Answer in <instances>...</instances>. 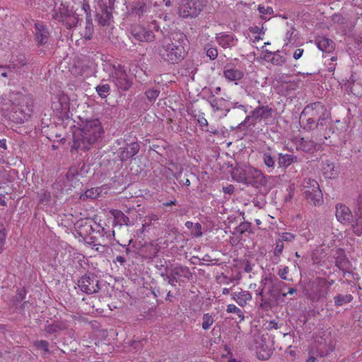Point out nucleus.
<instances>
[{"instance_id": "obj_33", "label": "nucleus", "mask_w": 362, "mask_h": 362, "mask_svg": "<svg viewBox=\"0 0 362 362\" xmlns=\"http://www.w3.org/2000/svg\"><path fill=\"white\" fill-rule=\"evenodd\" d=\"M353 232L360 236L362 235V217H359L356 221L351 223Z\"/></svg>"}, {"instance_id": "obj_40", "label": "nucleus", "mask_w": 362, "mask_h": 362, "mask_svg": "<svg viewBox=\"0 0 362 362\" xmlns=\"http://www.w3.org/2000/svg\"><path fill=\"white\" fill-rule=\"evenodd\" d=\"M191 233L194 237H200L202 235V226L199 223L194 224Z\"/></svg>"}, {"instance_id": "obj_7", "label": "nucleus", "mask_w": 362, "mask_h": 362, "mask_svg": "<svg viewBox=\"0 0 362 362\" xmlns=\"http://www.w3.org/2000/svg\"><path fill=\"white\" fill-rule=\"evenodd\" d=\"M202 9V0H185L180 6L179 13L183 18H193L197 17Z\"/></svg>"}, {"instance_id": "obj_62", "label": "nucleus", "mask_w": 362, "mask_h": 362, "mask_svg": "<svg viewBox=\"0 0 362 362\" xmlns=\"http://www.w3.org/2000/svg\"><path fill=\"white\" fill-rule=\"evenodd\" d=\"M171 297H172L171 293H170V291H169V292L168 293V294H167L166 300H170V301H172V300H171V298H170Z\"/></svg>"}, {"instance_id": "obj_39", "label": "nucleus", "mask_w": 362, "mask_h": 362, "mask_svg": "<svg viewBox=\"0 0 362 362\" xmlns=\"http://www.w3.org/2000/svg\"><path fill=\"white\" fill-rule=\"evenodd\" d=\"M295 238V235L291 233H282L279 235V241L281 243L283 241H288L291 242Z\"/></svg>"}, {"instance_id": "obj_37", "label": "nucleus", "mask_w": 362, "mask_h": 362, "mask_svg": "<svg viewBox=\"0 0 362 362\" xmlns=\"http://www.w3.org/2000/svg\"><path fill=\"white\" fill-rule=\"evenodd\" d=\"M289 272V268L286 266H281L279 268V270H278V275L279 276V277L283 279V280H290V279L288 278V274ZM291 280H292L291 279Z\"/></svg>"}, {"instance_id": "obj_21", "label": "nucleus", "mask_w": 362, "mask_h": 362, "mask_svg": "<svg viewBox=\"0 0 362 362\" xmlns=\"http://www.w3.org/2000/svg\"><path fill=\"white\" fill-rule=\"evenodd\" d=\"M322 174L325 178L334 179L338 176L339 172L333 163L326 161L322 167Z\"/></svg>"}, {"instance_id": "obj_42", "label": "nucleus", "mask_w": 362, "mask_h": 362, "mask_svg": "<svg viewBox=\"0 0 362 362\" xmlns=\"http://www.w3.org/2000/svg\"><path fill=\"white\" fill-rule=\"evenodd\" d=\"M206 55L210 59L214 60L218 56V51L216 47H209L206 49Z\"/></svg>"}, {"instance_id": "obj_15", "label": "nucleus", "mask_w": 362, "mask_h": 362, "mask_svg": "<svg viewBox=\"0 0 362 362\" xmlns=\"http://www.w3.org/2000/svg\"><path fill=\"white\" fill-rule=\"evenodd\" d=\"M296 146L298 149L306 153H314L318 148L316 143L305 138L296 139Z\"/></svg>"}, {"instance_id": "obj_63", "label": "nucleus", "mask_w": 362, "mask_h": 362, "mask_svg": "<svg viewBox=\"0 0 362 362\" xmlns=\"http://www.w3.org/2000/svg\"><path fill=\"white\" fill-rule=\"evenodd\" d=\"M234 107L241 108V109L244 110L246 112V110H245V106H244V105H234Z\"/></svg>"}, {"instance_id": "obj_47", "label": "nucleus", "mask_w": 362, "mask_h": 362, "mask_svg": "<svg viewBox=\"0 0 362 362\" xmlns=\"http://www.w3.org/2000/svg\"><path fill=\"white\" fill-rule=\"evenodd\" d=\"M283 249H284V244H283V243H281V241H279L276 243V245L275 249H274V255H279L280 254H281V252L283 251Z\"/></svg>"}, {"instance_id": "obj_30", "label": "nucleus", "mask_w": 362, "mask_h": 362, "mask_svg": "<svg viewBox=\"0 0 362 362\" xmlns=\"http://www.w3.org/2000/svg\"><path fill=\"white\" fill-rule=\"evenodd\" d=\"M226 312L228 313H235L240 319V321L244 320L245 315L243 312L234 304H229L227 306Z\"/></svg>"}, {"instance_id": "obj_11", "label": "nucleus", "mask_w": 362, "mask_h": 362, "mask_svg": "<svg viewBox=\"0 0 362 362\" xmlns=\"http://www.w3.org/2000/svg\"><path fill=\"white\" fill-rule=\"evenodd\" d=\"M273 110L268 106H261L255 109L250 115L246 117L247 121L252 120L253 123L257 120H266L272 117Z\"/></svg>"}, {"instance_id": "obj_25", "label": "nucleus", "mask_w": 362, "mask_h": 362, "mask_svg": "<svg viewBox=\"0 0 362 362\" xmlns=\"http://www.w3.org/2000/svg\"><path fill=\"white\" fill-rule=\"evenodd\" d=\"M110 214L114 217L115 224L118 225H129V218L124 214L117 209L110 211Z\"/></svg>"}, {"instance_id": "obj_17", "label": "nucleus", "mask_w": 362, "mask_h": 362, "mask_svg": "<svg viewBox=\"0 0 362 362\" xmlns=\"http://www.w3.org/2000/svg\"><path fill=\"white\" fill-rule=\"evenodd\" d=\"M139 145L137 143H131L125 148L119 149V158L122 160H127L135 156L139 152Z\"/></svg>"}, {"instance_id": "obj_3", "label": "nucleus", "mask_w": 362, "mask_h": 362, "mask_svg": "<svg viewBox=\"0 0 362 362\" xmlns=\"http://www.w3.org/2000/svg\"><path fill=\"white\" fill-rule=\"evenodd\" d=\"M303 190L307 199L314 205L320 206L322 204V193L316 180L305 178L303 182Z\"/></svg>"}, {"instance_id": "obj_45", "label": "nucleus", "mask_w": 362, "mask_h": 362, "mask_svg": "<svg viewBox=\"0 0 362 362\" xmlns=\"http://www.w3.org/2000/svg\"><path fill=\"white\" fill-rule=\"evenodd\" d=\"M166 279H168V283L172 286H175V284L179 281L177 277H175V275H174L172 271L169 274L167 275Z\"/></svg>"}, {"instance_id": "obj_60", "label": "nucleus", "mask_w": 362, "mask_h": 362, "mask_svg": "<svg viewBox=\"0 0 362 362\" xmlns=\"http://www.w3.org/2000/svg\"><path fill=\"white\" fill-rule=\"evenodd\" d=\"M229 292H230V288H224L222 291L223 294H224V295L228 294Z\"/></svg>"}, {"instance_id": "obj_38", "label": "nucleus", "mask_w": 362, "mask_h": 362, "mask_svg": "<svg viewBox=\"0 0 362 362\" xmlns=\"http://www.w3.org/2000/svg\"><path fill=\"white\" fill-rule=\"evenodd\" d=\"M34 345L40 349L43 350L45 352H48V342L45 340H37L34 342Z\"/></svg>"}, {"instance_id": "obj_4", "label": "nucleus", "mask_w": 362, "mask_h": 362, "mask_svg": "<svg viewBox=\"0 0 362 362\" xmlns=\"http://www.w3.org/2000/svg\"><path fill=\"white\" fill-rule=\"evenodd\" d=\"M325 279L317 278L308 285L305 289V295L313 301L317 302L320 299L326 298L328 294Z\"/></svg>"}, {"instance_id": "obj_10", "label": "nucleus", "mask_w": 362, "mask_h": 362, "mask_svg": "<svg viewBox=\"0 0 362 362\" xmlns=\"http://www.w3.org/2000/svg\"><path fill=\"white\" fill-rule=\"evenodd\" d=\"M303 112L312 117V119H317L322 120L325 118L327 115L326 109L320 103H314L308 105Z\"/></svg>"}, {"instance_id": "obj_28", "label": "nucleus", "mask_w": 362, "mask_h": 362, "mask_svg": "<svg viewBox=\"0 0 362 362\" xmlns=\"http://www.w3.org/2000/svg\"><path fill=\"white\" fill-rule=\"evenodd\" d=\"M262 160L264 165L269 168V172H271L275 166L274 157L272 156L269 152H264L262 154Z\"/></svg>"}, {"instance_id": "obj_29", "label": "nucleus", "mask_w": 362, "mask_h": 362, "mask_svg": "<svg viewBox=\"0 0 362 362\" xmlns=\"http://www.w3.org/2000/svg\"><path fill=\"white\" fill-rule=\"evenodd\" d=\"M353 297L351 295H338L334 297V303L337 306H341L351 302Z\"/></svg>"}, {"instance_id": "obj_19", "label": "nucleus", "mask_w": 362, "mask_h": 362, "mask_svg": "<svg viewBox=\"0 0 362 362\" xmlns=\"http://www.w3.org/2000/svg\"><path fill=\"white\" fill-rule=\"evenodd\" d=\"M217 42L223 48H230L237 43V40L233 35L218 34L216 36Z\"/></svg>"}, {"instance_id": "obj_54", "label": "nucleus", "mask_w": 362, "mask_h": 362, "mask_svg": "<svg viewBox=\"0 0 362 362\" xmlns=\"http://www.w3.org/2000/svg\"><path fill=\"white\" fill-rule=\"evenodd\" d=\"M297 290L296 288H290L287 293H282L284 297L286 296L287 294L293 295L296 293Z\"/></svg>"}, {"instance_id": "obj_9", "label": "nucleus", "mask_w": 362, "mask_h": 362, "mask_svg": "<svg viewBox=\"0 0 362 362\" xmlns=\"http://www.w3.org/2000/svg\"><path fill=\"white\" fill-rule=\"evenodd\" d=\"M18 99L20 101L18 110L22 114V117L19 119L20 122H24L33 112V100L30 95L22 94L18 95Z\"/></svg>"}, {"instance_id": "obj_23", "label": "nucleus", "mask_w": 362, "mask_h": 362, "mask_svg": "<svg viewBox=\"0 0 362 362\" xmlns=\"http://www.w3.org/2000/svg\"><path fill=\"white\" fill-rule=\"evenodd\" d=\"M316 45L320 50L326 52H331L334 48L333 41L325 37L317 38Z\"/></svg>"}, {"instance_id": "obj_58", "label": "nucleus", "mask_w": 362, "mask_h": 362, "mask_svg": "<svg viewBox=\"0 0 362 362\" xmlns=\"http://www.w3.org/2000/svg\"><path fill=\"white\" fill-rule=\"evenodd\" d=\"M194 223L192 222V221H187L185 223V226L189 228V229H191L194 227Z\"/></svg>"}, {"instance_id": "obj_49", "label": "nucleus", "mask_w": 362, "mask_h": 362, "mask_svg": "<svg viewBox=\"0 0 362 362\" xmlns=\"http://www.w3.org/2000/svg\"><path fill=\"white\" fill-rule=\"evenodd\" d=\"M261 339L262 341V342L264 341L265 338L264 337V336H257L256 338H255V349H263L264 347V345H263V343H259L258 341V339Z\"/></svg>"}, {"instance_id": "obj_5", "label": "nucleus", "mask_w": 362, "mask_h": 362, "mask_svg": "<svg viewBox=\"0 0 362 362\" xmlns=\"http://www.w3.org/2000/svg\"><path fill=\"white\" fill-rule=\"evenodd\" d=\"M110 78L117 88L121 90H127L132 85V80L129 78L121 66H113Z\"/></svg>"}, {"instance_id": "obj_50", "label": "nucleus", "mask_w": 362, "mask_h": 362, "mask_svg": "<svg viewBox=\"0 0 362 362\" xmlns=\"http://www.w3.org/2000/svg\"><path fill=\"white\" fill-rule=\"evenodd\" d=\"M303 54V49H297L293 53V58L295 59H298L302 57Z\"/></svg>"}, {"instance_id": "obj_51", "label": "nucleus", "mask_w": 362, "mask_h": 362, "mask_svg": "<svg viewBox=\"0 0 362 362\" xmlns=\"http://www.w3.org/2000/svg\"><path fill=\"white\" fill-rule=\"evenodd\" d=\"M260 287L261 288H259L258 290H257L256 296L261 297V300L263 301V293L264 291V286H260Z\"/></svg>"}, {"instance_id": "obj_57", "label": "nucleus", "mask_w": 362, "mask_h": 362, "mask_svg": "<svg viewBox=\"0 0 362 362\" xmlns=\"http://www.w3.org/2000/svg\"><path fill=\"white\" fill-rule=\"evenodd\" d=\"M148 218L151 221H156L158 220V216L156 214H151V215L148 216Z\"/></svg>"}, {"instance_id": "obj_41", "label": "nucleus", "mask_w": 362, "mask_h": 362, "mask_svg": "<svg viewBox=\"0 0 362 362\" xmlns=\"http://www.w3.org/2000/svg\"><path fill=\"white\" fill-rule=\"evenodd\" d=\"M159 90L156 89H151L146 91V95L151 101L155 100L159 95Z\"/></svg>"}, {"instance_id": "obj_61", "label": "nucleus", "mask_w": 362, "mask_h": 362, "mask_svg": "<svg viewBox=\"0 0 362 362\" xmlns=\"http://www.w3.org/2000/svg\"><path fill=\"white\" fill-rule=\"evenodd\" d=\"M175 204V201H170L169 202L165 203L164 204H165V206H169L173 205Z\"/></svg>"}, {"instance_id": "obj_34", "label": "nucleus", "mask_w": 362, "mask_h": 362, "mask_svg": "<svg viewBox=\"0 0 362 362\" xmlns=\"http://www.w3.org/2000/svg\"><path fill=\"white\" fill-rule=\"evenodd\" d=\"M110 90V87L108 84L100 85L96 87V91L98 95L103 98H105Z\"/></svg>"}, {"instance_id": "obj_35", "label": "nucleus", "mask_w": 362, "mask_h": 362, "mask_svg": "<svg viewBox=\"0 0 362 362\" xmlns=\"http://www.w3.org/2000/svg\"><path fill=\"white\" fill-rule=\"evenodd\" d=\"M296 30L291 28L288 30L286 34L285 41L286 45H288L289 43L293 44L295 42V37H296Z\"/></svg>"}, {"instance_id": "obj_52", "label": "nucleus", "mask_w": 362, "mask_h": 362, "mask_svg": "<svg viewBox=\"0 0 362 362\" xmlns=\"http://www.w3.org/2000/svg\"><path fill=\"white\" fill-rule=\"evenodd\" d=\"M333 240H329L328 237H327L323 241V245H327V247H331L333 245Z\"/></svg>"}, {"instance_id": "obj_6", "label": "nucleus", "mask_w": 362, "mask_h": 362, "mask_svg": "<svg viewBox=\"0 0 362 362\" xmlns=\"http://www.w3.org/2000/svg\"><path fill=\"white\" fill-rule=\"evenodd\" d=\"M285 284L279 281L275 276L271 274H265L262 276L260 286H264V290L272 298H276L280 292V287Z\"/></svg>"}, {"instance_id": "obj_24", "label": "nucleus", "mask_w": 362, "mask_h": 362, "mask_svg": "<svg viewBox=\"0 0 362 362\" xmlns=\"http://www.w3.org/2000/svg\"><path fill=\"white\" fill-rule=\"evenodd\" d=\"M298 161V158L292 154H279L278 164L280 168H286L291 164Z\"/></svg>"}, {"instance_id": "obj_8", "label": "nucleus", "mask_w": 362, "mask_h": 362, "mask_svg": "<svg viewBox=\"0 0 362 362\" xmlns=\"http://www.w3.org/2000/svg\"><path fill=\"white\" fill-rule=\"evenodd\" d=\"M81 291L87 294L96 293L99 290L98 281L93 275H84L78 281Z\"/></svg>"}, {"instance_id": "obj_48", "label": "nucleus", "mask_w": 362, "mask_h": 362, "mask_svg": "<svg viewBox=\"0 0 362 362\" xmlns=\"http://www.w3.org/2000/svg\"><path fill=\"white\" fill-rule=\"evenodd\" d=\"M82 9L84 11L86 14H88V17H90V6L87 0H83V5H82Z\"/></svg>"}, {"instance_id": "obj_56", "label": "nucleus", "mask_w": 362, "mask_h": 362, "mask_svg": "<svg viewBox=\"0 0 362 362\" xmlns=\"http://www.w3.org/2000/svg\"><path fill=\"white\" fill-rule=\"evenodd\" d=\"M0 147H1L4 149L7 148V146H6L5 139H0Z\"/></svg>"}, {"instance_id": "obj_14", "label": "nucleus", "mask_w": 362, "mask_h": 362, "mask_svg": "<svg viewBox=\"0 0 362 362\" xmlns=\"http://www.w3.org/2000/svg\"><path fill=\"white\" fill-rule=\"evenodd\" d=\"M336 217L342 223H351L352 214L350 209L345 205L339 204L336 206Z\"/></svg>"}, {"instance_id": "obj_2", "label": "nucleus", "mask_w": 362, "mask_h": 362, "mask_svg": "<svg viewBox=\"0 0 362 362\" xmlns=\"http://www.w3.org/2000/svg\"><path fill=\"white\" fill-rule=\"evenodd\" d=\"M159 55L168 64H175L185 58L186 50L180 42H170L163 45L159 50Z\"/></svg>"}, {"instance_id": "obj_32", "label": "nucleus", "mask_w": 362, "mask_h": 362, "mask_svg": "<svg viewBox=\"0 0 362 362\" xmlns=\"http://www.w3.org/2000/svg\"><path fill=\"white\" fill-rule=\"evenodd\" d=\"M258 11L263 19L269 18L274 12L273 8L271 6H264L263 5H259L258 6Z\"/></svg>"}, {"instance_id": "obj_1", "label": "nucleus", "mask_w": 362, "mask_h": 362, "mask_svg": "<svg viewBox=\"0 0 362 362\" xmlns=\"http://www.w3.org/2000/svg\"><path fill=\"white\" fill-rule=\"evenodd\" d=\"M103 134V129L98 119L86 121L74 132L73 148L87 151L100 139Z\"/></svg>"}, {"instance_id": "obj_43", "label": "nucleus", "mask_w": 362, "mask_h": 362, "mask_svg": "<svg viewBox=\"0 0 362 362\" xmlns=\"http://www.w3.org/2000/svg\"><path fill=\"white\" fill-rule=\"evenodd\" d=\"M6 234L4 233V227L2 223L0 222V252L2 251V247L5 242Z\"/></svg>"}, {"instance_id": "obj_53", "label": "nucleus", "mask_w": 362, "mask_h": 362, "mask_svg": "<svg viewBox=\"0 0 362 362\" xmlns=\"http://www.w3.org/2000/svg\"><path fill=\"white\" fill-rule=\"evenodd\" d=\"M116 261L122 265L125 262V259L122 256H117L116 257Z\"/></svg>"}, {"instance_id": "obj_20", "label": "nucleus", "mask_w": 362, "mask_h": 362, "mask_svg": "<svg viewBox=\"0 0 362 362\" xmlns=\"http://www.w3.org/2000/svg\"><path fill=\"white\" fill-rule=\"evenodd\" d=\"M35 33L39 43L44 44L47 42L49 33L42 23L36 22L35 23Z\"/></svg>"}, {"instance_id": "obj_13", "label": "nucleus", "mask_w": 362, "mask_h": 362, "mask_svg": "<svg viewBox=\"0 0 362 362\" xmlns=\"http://www.w3.org/2000/svg\"><path fill=\"white\" fill-rule=\"evenodd\" d=\"M223 75L227 81L236 83L237 81H240L243 78L244 73L242 69L237 68L231 64H228L224 66Z\"/></svg>"}, {"instance_id": "obj_27", "label": "nucleus", "mask_w": 362, "mask_h": 362, "mask_svg": "<svg viewBox=\"0 0 362 362\" xmlns=\"http://www.w3.org/2000/svg\"><path fill=\"white\" fill-rule=\"evenodd\" d=\"M102 190L100 187H93L86 190L83 194L81 195L80 199L82 200H86V199H96Z\"/></svg>"}, {"instance_id": "obj_26", "label": "nucleus", "mask_w": 362, "mask_h": 362, "mask_svg": "<svg viewBox=\"0 0 362 362\" xmlns=\"http://www.w3.org/2000/svg\"><path fill=\"white\" fill-rule=\"evenodd\" d=\"M85 244L87 247H90L91 250H93L98 252H104L105 251V246L97 243L95 242V238L92 236H89L85 238Z\"/></svg>"}, {"instance_id": "obj_59", "label": "nucleus", "mask_w": 362, "mask_h": 362, "mask_svg": "<svg viewBox=\"0 0 362 362\" xmlns=\"http://www.w3.org/2000/svg\"><path fill=\"white\" fill-rule=\"evenodd\" d=\"M206 132H211L214 134H216L218 133V131L215 129V128H213L211 127V129H204Z\"/></svg>"}, {"instance_id": "obj_44", "label": "nucleus", "mask_w": 362, "mask_h": 362, "mask_svg": "<svg viewBox=\"0 0 362 362\" xmlns=\"http://www.w3.org/2000/svg\"><path fill=\"white\" fill-rule=\"evenodd\" d=\"M197 122L202 129H205L204 128L208 126L207 119L204 117V115H199L198 117Z\"/></svg>"}, {"instance_id": "obj_55", "label": "nucleus", "mask_w": 362, "mask_h": 362, "mask_svg": "<svg viewBox=\"0 0 362 362\" xmlns=\"http://www.w3.org/2000/svg\"><path fill=\"white\" fill-rule=\"evenodd\" d=\"M325 283L327 286V291L329 292L330 286L334 284V280L327 281L325 279Z\"/></svg>"}, {"instance_id": "obj_18", "label": "nucleus", "mask_w": 362, "mask_h": 362, "mask_svg": "<svg viewBox=\"0 0 362 362\" xmlns=\"http://www.w3.org/2000/svg\"><path fill=\"white\" fill-rule=\"evenodd\" d=\"M337 252L338 256L336 257L337 267L344 272H351L353 267L349 259L344 256V251L341 249H339Z\"/></svg>"}, {"instance_id": "obj_31", "label": "nucleus", "mask_w": 362, "mask_h": 362, "mask_svg": "<svg viewBox=\"0 0 362 362\" xmlns=\"http://www.w3.org/2000/svg\"><path fill=\"white\" fill-rule=\"evenodd\" d=\"M214 322L212 315L209 313H206L202 317V327L204 330H208Z\"/></svg>"}, {"instance_id": "obj_22", "label": "nucleus", "mask_w": 362, "mask_h": 362, "mask_svg": "<svg viewBox=\"0 0 362 362\" xmlns=\"http://www.w3.org/2000/svg\"><path fill=\"white\" fill-rule=\"evenodd\" d=\"M179 281H184L192 277V273L189 268L185 266H176L171 270Z\"/></svg>"}, {"instance_id": "obj_64", "label": "nucleus", "mask_w": 362, "mask_h": 362, "mask_svg": "<svg viewBox=\"0 0 362 362\" xmlns=\"http://www.w3.org/2000/svg\"><path fill=\"white\" fill-rule=\"evenodd\" d=\"M315 358L313 356L308 358L307 362H315Z\"/></svg>"}, {"instance_id": "obj_36", "label": "nucleus", "mask_w": 362, "mask_h": 362, "mask_svg": "<svg viewBox=\"0 0 362 362\" xmlns=\"http://www.w3.org/2000/svg\"><path fill=\"white\" fill-rule=\"evenodd\" d=\"M224 102V100L223 98L216 99V98H212L210 100L209 103L211 105V107H212L214 111H218L221 110V103Z\"/></svg>"}, {"instance_id": "obj_46", "label": "nucleus", "mask_w": 362, "mask_h": 362, "mask_svg": "<svg viewBox=\"0 0 362 362\" xmlns=\"http://www.w3.org/2000/svg\"><path fill=\"white\" fill-rule=\"evenodd\" d=\"M358 86H359L358 83H354L353 84V86L351 87V92L357 96H361V95H362V90H358Z\"/></svg>"}, {"instance_id": "obj_12", "label": "nucleus", "mask_w": 362, "mask_h": 362, "mask_svg": "<svg viewBox=\"0 0 362 362\" xmlns=\"http://www.w3.org/2000/svg\"><path fill=\"white\" fill-rule=\"evenodd\" d=\"M131 33L136 40L140 42H151L155 39V35L151 30L139 25L132 27Z\"/></svg>"}, {"instance_id": "obj_16", "label": "nucleus", "mask_w": 362, "mask_h": 362, "mask_svg": "<svg viewBox=\"0 0 362 362\" xmlns=\"http://www.w3.org/2000/svg\"><path fill=\"white\" fill-rule=\"evenodd\" d=\"M252 298V294L248 291L243 289L232 293V299L240 307H245Z\"/></svg>"}]
</instances>
